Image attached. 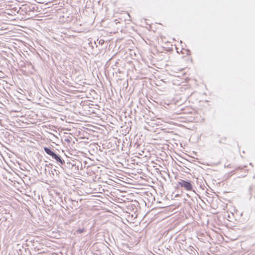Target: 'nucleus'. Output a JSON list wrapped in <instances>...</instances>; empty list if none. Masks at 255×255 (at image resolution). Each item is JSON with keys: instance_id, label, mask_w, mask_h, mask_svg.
<instances>
[{"instance_id": "obj_4", "label": "nucleus", "mask_w": 255, "mask_h": 255, "mask_svg": "<svg viewBox=\"0 0 255 255\" xmlns=\"http://www.w3.org/2000/svg\"><path fill=\"white\" fill-rule=\"evenodd\" d=\"M85 229L84 228L82 229H79L77 230V232L79 233H82L84 232H85Z\"/></svg>"}, {"instance_id": "obj_3", "label": "nucleus", "mask_w": 255, "mask_h": 255, "mask_svg": "<svg viewBox=\"0 0 255 255\" xmlns=\"http://www.w3.org/2000/svg\"><path fill=\"white\" fill-rule=\"evenodd\" d=\"M55 160H56L57 161L60 162L61 163L63 164L64 163V161H63L60 157L57 155L56 154H54L53 156H52Z\"/></svg>"}, {"instance_id": "obj_1", "label": "nucleus", "mask_w": 255, "mask_h": 255, "mask_svg": "<svg viewBox=\"0 0 255 255\" xmlns=\"http://www.w3.org/2000/svg\"><path fill=\"white\" fill-rule=\"evenodd\" d=\"M178 184L181 187L184 188L187 191H190L193 190L192 184L190 181L180 180L178 182Z\"/></svg>"}, {"instance_id": "obj_2", "label": "nucleus", "mask_w": 255, "mask_h": 255, "mask_svg": "<svg viewBox=\"0 0 255 255\" xmlns=\"http://www.w3.org/2000/svg\"><path fill=\"white\" fill-rule=\"evenodd\" d=\"M44 149L47 154L51 156H53V155L55 154L53 151H52L49 148L47 147H44Z\"/></svg>"}]
</instances>
